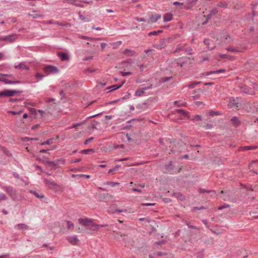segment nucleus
<instances>
[{"label":"nucleus","instance_id":"3c124183","mask_svg":"<svg viewBox=\"0 0 258 258\" xmlns=\"http://www.w3.org/2000/svg\"><path fill=\"white\" fill-rule=\"evenodd\" d=\"M212 127H213V125L212 124H207L205 126V128L206 130H209V129H211V128H212Z\"/></svg>","mask_w":258,"mask_h":258},{"label":"nucleus","instance_id":"f03ea898","mask_svg":"<svg viewBox=\"0 0 258 258\" xmlns=\"http://www.w3.org/2000/svg\"><path fill=\"white\" fill-rule=\"evenodd\" d=\"M14 77L11 74H0V81L4 82L6 84H16L21 83L19 81L15 80Z\"/></svg>","mask_w":258,"mask_h":258},{"label":"nucleus","instance_id":"37998d69","mask_svg":"<svg viewBox=\"0 0 258 258\" xmlns=\"http://www.w3.org/2000/svg\"><path fill=\"white\" fill-rule=\"evenodd\" d=\"M135 19L139 22H146V20L144 18H140L138 17L135 18Z\"/></svg>","mask_w":258,"mask_h":258},{"label":"nucleus","instance_id":"a878e982","mask_svg":"<svg viewBox=\"0 0 258 258\" xmlns=\"http://www.w3.org/2000/svg\"><path fill=\"white\" fill-rule=\"evenodd\" d=\"M224 37L225 38V43H231L232 41L231 38L230 37V36L227 34H226L224 36Z\"/></svg>","mask_w":258,"mask_h":258},{"label":"nucleus","instance_id":"680f3d73","mask_svg":"<svg viewBox=\"0 0 258 258\" xmlns=\"http://www.w3.org/2000/svg\"><path fill=\"white\" fill-rule=\"evenodd\" d=\"M172 166V164L171 162H170L169 165L166 166V168L167 169H171Z\"/></svg>","mask_w":258,"mask_h":258},{"label":"nucleus","instance_id":"6ab92c4d","mask_svg":"<svg viewBox=\"0 0 258 258\" xmlns=\"http://www.w3.org/2000/svg\"><path fill=\"white\" fill-rule=\"evenodd\" d=\"M242 91L246 94H250L252 93V89L249 87H244L242 88Z\"/></svg>","mask_w":258,"mask_h":258},{"label":"nucleus","instance_id":"b1692460","mask_svg":"<svg viewBox=\"0 0 258 258\" xmlns=\"http://www.w3.org/2000/svg\"><path fill=\"white\" fill-rule=\"evenodd\" d=\"M224 72H225L224 69H220V70H217L215 71L209 72L207 73V75H210L214 74H219V73H221Z\"/></svg>","mask_w":258,"mask_h":258},{"label":"nucleus","instance_id":"a211bd4d","mask_svg":"<svg viewBox=\"0 0 258 258\" xmlns=\"http://www.w3.org/2000/svg\"><path fill=\"white\" fill-rule=\"evenodd\" d=\"M161 18L160 15H156L155 16L151 15L150 17V21L152 23L156 22L159 19Z\"/></svg>","mask_w":258,"mask_h":258},{"label":"nucleus","instance_id":"9d476101","mask_svg":"<svg viewBox=\"0 0 258 258\" xmlns=\"http://www.w3.org/2000/svg\"><path fill=\"white\" fill-rule=\"evenodd\" d=\"M189 58L188 57H181L177 59V64L178 66L182 67L184 66V63L188 61Z\"/></svg>","mask_w":258,"mask_h":258},{"label":"nucleus","instance_id":"e433bc0d","mask_svg":"<svg viewBox=\"0 0 258 258\" xmlns=\"http://www.w3.org/2000/svg\"><path fill=\"white\" fill-rule=\"evenodd\" d=\"M162 44L161 45H156L155 46V47H156L157 49H162L163 48H164V41H162Z\"/></svg>","mask_w":258,"mask_h":258},{"label":"nucleus","instance_id":"864d4df0","mask_svg":"<svg viewBox=\"0 0 258 258\" xmlns=\"http://www.w3.org/2000/svg\"><path fill=\"white\" fill-rule=\"evenodd\" d=\"M195 104L198 106H200L201 105H202L203 106L205 105V104L203 102L201 101H197L195 102Z\"/></svg>","mask_w":258,"mask_h":258},{"label":"nucleus","instance_id":"1a4fd4ad","mask_svg":"<svg viewBox=\"0 0 258 258\" xmlns=\"http://www.w3.org/2000/svg\"><path fill=\"white\" fill-rule=\"evenodd\" d=\"M59 162H60L61 164H64V160H56L55 161H49L47 160L46 161V163H47L48 164H50L52 166H57L58 165Z\"/></svg>","mask_w":258,"mask_h":258},{"label":"nucleus","instance_id":"7c9ffc66","mask_svg":"<svg viewBox=\"0 0 258 258\" xmlns=\"http://www.w3.org/2000/svg\"><path fill=\"white\" fill-rule=\"evenodd\" d=\"M257 148L256 146H245L242 148V150H248L252 149H255Z\"/></svg>","mask_w":258,"mask_h":258},{"label":"nucleus","instance_id":"2eb2a0df","mask_svg":"<svg viewBox=\"0 0 258 258\" xmlns=\"http://www.w3.org/2000/svg\"><path fill=\"white\" fill-rule=\"evenodd\" d=\"M58 56L59 57L60 59L62 61L69 60V56L66 53H64L63 52H59L58 53Z\"/></svg>","mask_w":258,"mask_h":258},{"label":"nucleus","instance_id":"f257e3e1","mask_svg":"<svg viewBox=\"0 0 258 258\" xmlns=\"http://www.w3.org/2000/svg\"><path fill=\"white\" fill-rule=\"evenodd\" d=\"M79 223L84 226L87 229L91 230H96L100 227H105L106 225H98L94 223L92 219L88 218H80L78 219Z\"/></svg>","mask_w":258,"mask_h":258},{"label":"nucleus","instance_id":"f3484780","mask_svg":"<svg viewBox=\"0 0 258 258\" xmlns=\"http://www.w3.org/2000/svg\"><path fill=\"white\" fill-rule=\"evenodd\" d=\"M79 18L82 22H89L91 21V18L90 16H87L85 17L83 15H82L80 13H79Z\"/></svg>","mask_w":258,"mask_h":258},{"label":"nucleus","instance_id":"473e14b6","mask_svg":"<svg viewBox=\"0 0 258 258\" xmlns=\"http://www.w3.org/2000/svg\"><path fill=\"white\" fill-rule=\"evenodd\" d=\"M220 113L218 111H211L209 112L208 114L210 116H215V115H218Z\"/></svg>","mask_w":258,"mask_h":258},{"label":"nucleus","instance_id":"6e6552de","mask_svg":"<svg viewBox=\"0 0 258 258\" xmlns=\"http://www.w3.org/2000/svg\"><path fill=\"white\" fill-rule=\"evenodd\" d=\"M67 240L70 243L73 245H77L79 242V240L75 235L68 236L67 237Z\"/></svg>","mask_w":258,"mask_h":258},{"label":"nucleus","instance_id":"69168bd1","mask_svg":"<svg viewBox=\"0 0 258 258\" xmlns=\"http://www.w3.org/2000/svg\"><path fill=\"white\" fill-rule=\"evenodd\" d=\"M51 140V139L47 140V141L42 143L41 144L42 145H49L50 144V140Z\"/></svg>","mask_w":258,"mask_h":258},{"label":"nucleus","instance_id":"bb28decb","mask_svg":"<svg viewBox=\"0 0 258 258\" xmlns=\"http://www.w3.org/2000/svg\"><path fill=\"white\" fill-rule=\"evenodd\" d=\"M201 82H194L188 85V87L190 89L194 88L197 85L200 84Z\"/></svg>","mask_w":258,"mask_h":258},{"label":"nucleus","instance_id":"e2e57ef3","mask_svg":"<svg viewBox=\"0 0 258 258\" xmlns=\"http://www.w3.org/2000/svg\"><path fill=\"white\" fill-rule=\"evenodd\" d=\"M93 59V56H89V57H85L83 60L84 61H87L88 60H90V59Z\"/></svg>","mask_w":258,"mask_h":258},{"label":"nucleus","instance_id":"de8ad7c7","mask_svg":"<svg viewBox=\"0 0 258 258\" xmlns=\"http://www.w3.org/2000/svg\"><path fill=\"white\" fill-rule=\"evenodd\" d=\"M77 176L79 177H85L87 178H89L90 177V176L89 175H86V174H79L77 175Z\"/></svg>","mask_w":258,"mask_h":258},{"label":"nucleus","instance_id":"ea45409f","mask_svg":"<svg viewBox=\"0 0 258 258\" xmlns=\"http://www.w3.org/2000/svg\"><path fill=\"white\" fill-rule=\"evenodd\" d=\"M212 16L213 15L212 14H209V15H208L207 16V19H206V21L204 22V23H203V24H206L208 22V21L211 18Z\"/></svg>","mask_w":258,"mask_h":258},{"label":"nucleus","instance_id":"cd10ccee","mask_svg":"<svg viewBox=\"0 0 258 258\" xmlns=\"http://www.w3.org/2000/svg\"><path fill=\"white\" fill-rule=\"evenodd\" d=\"M244 187L247 189L246 191L257 192L256 188H252V186H251V185H248L247 186H246V187L244 186Z\"/></svg>","mask_w":258,"mask_h":258},{"label":"nucleus","instance_id":"aec40b11","mask_svg":"<svg viewBox=\"0 0 258 258\" xmlns=\"http://www.w3.org/2000/svg\"><path fill=\"white\" fill-rule=\"evenodd\" d=\"M172 19V15L170 13H167L164 16V21L168 22Z\"/></svg>","mask_w":258,"mask_h":258},{"label":"nucleus","instance_id":"a19ab883","mask_svg":"<svg viewBox=\"0 0 258 258\" xmlns=\"http://www.w3.org/2000/svg\"><path fill=\"white\" fill-rule=\"evenodd\" d=\"M202 119V116L200 115H196L193 118L194 120H201Z\"/></svg>","mask_w":258,"mask_h":258},{"label":"nucleus","instance_id":"dca6fc26","mask_svg":"<svg viewBox=\"0 0 258 258\" xmlns=\"http://www.w3.org/2000/svg\"><path fill=\"white\" fill-rule=\"evenodd\" d=\"M14 68L21 70H28L29 69V67L26 66L24 62H21L18 65L15 66Z\"/></svg>","mask_w":258,"mask_h":258},{"label":"nucleus","instance_id":"0eeeda50","mask_svg":"<svg viewBox=\"0 0 258 258\" xmlns=\"http://www.w3.org/2000/svg\"><path fill=\"white\" fill-rule=\"evenodd\" d=\"M152 85L151 84L150 86L148 87H146L144 88H141L137 90L135 92V96L138 97L142 96L143 94L145 93V90H147L151 89L152 88Z\"/></svg>","mask_w":258,"mask_h":258},{"label":"nucleus","instance_id":"c85d7f7f","mask_svg":"<svg viewBox=\"0 0 258 258\" xmlns=\"http://www.w3.org/2000/svg\"><path fill=\"white\" fill-rule=\"evenodd\" d=\"M46 184L48 185L51 186L52 187H56V186H57V184L56 183H55L54 181H52L47 180Z\"/></svg>","mask_w":258,"mask_h":258},{"label":"nucleus","instance_id":"4be33fe9","mask_svg":"<svg viewBox=\"0 0 258 258\" xmlns=\"http://www.w3.org/2000/svg\"><path fill=\"white\" fill-rule=\"evenodd\" d=\"M36 196V197L42 200V201L44 202H47V199L46 198H45V196L44 195H38V194H37V195H35Z\"/></svg>","mask_w":258,"mask_h":258},{"label":"nucleus","instance_id":"13d9d810","mask_svg":"<svg viewBox=\"0 0 258 258\" xmlns=\"http://www.w3.org/2000/svg\"><path fill=\"white\" fill-rule=\"evenodd\" d=\"M139 67L141 72H143L144 68H145V66H144L143 64H140Z\"/></svg>","mask_w":258,"mask_h":258},{"label":"nucleus","instance_id":"052dcab7","mask_svg":"<svg viewBox=\"0 0 258 258\" xmlns=\"http://www.w3.org/2000/svg\"><path fill=\"white\" fill-rule=\"evenodd\" d=\"M186 52L188 54H192V49L191 48H189V49H187L186 50Z\"/></svg>","mask_w":258,"mask_h":258},{"label":"nucleus","instance_id":"49530a36","mask_svg":"<svg viewBox=\"0 0 258 258\" xmlns=\"http://www.w3.org/2000/svg\"><path fill=\"white\" fill-rule=\"evenodd\" d=\"M173 5H175V6H181L183 5V4L181 3L180 2H174L173 3Z\"/></svg>","mask_w":258,"mask_h":258},{"label":"nucleus","instance_id":"f8f14e48","mask_svg":"<svg viewBox=\"0 0 258 258\" xmlns=\"http://www.w3.org/2000/svg\"><path fill=\"white\" fill-rule=\"evenodd\" d=\"M123 54L127 56H132L136 54V52L134 50L129 49H125L123 52Z\"/></svg>","mask_w":258,"mask_h":258},{"label":"nucleus","instance_id":"9b49d317","mask_svg":"<svg viewBox=\"0 0 258 258\" xmlns=\"http://www.w3.org/2000/svg\"><path fill=\"white\" fill-rule=\"evenodd\" d=\"M124 83V82H123L121 84L118 85H114L112 86H110L109 87L107 88V90H109V91L107 92H110L113 90H117L119 88H120L122 85Z\"/></svg>","mask_w":258,"mask_h":258},{"label":"nucleus","instance_id":"4468645a","mask_svg":"<svg viewBox=\"0 0 258 258\" xmlns=\"http://www.w3.org/2000/svg\"><path fill=\"white\" fill-rule=\"evenodd\" d=\"M231 121L232 124L235 127L238 126L240 124V121L239 119H238V118L236 116L233 117L231 118Z\"/></svg>","mask_w":258,"mask_h":258},{"label":"nucleus","instance_id":"20e7f679","mask_svg":"<svg viewBox=\"0 0 258 258\" xmlns=\"http://www.w3.org/2000/svg\"><path fill=\"white\" fill-rule=\"evenodd\" d=\"M18 38L17 35L13 34L5 36L0 37V41L12 43L15 41Z\"/></svg>","mask_w":258,"mask_h":258},{"label":"nucleus","instance_id":"393cba45","mask_svg":"<svg viewBox=\"0 0 258 258\" xmlns=\"http://www.w3.org/2000/svg\"><path fill=\"white\" fill-rule=\"evenodd\" d=\"M144 187V185L141 186L140 185L138 187H133V191H135V192H142V191L141 190V188H143Z\"/></svg>","mask_w":258,"mask_h":258},{"label":"nucleus","instance_id":"a18cd8bd","mask_svg":"<svg viewBox=\"0 0 258 258\" xmlns=\"http://www.w3.org/2000/svg\"><path fill=\"white\" fill-rule=\"evenodd\" d=\"M9 112L12 114L13 115H16V114H20L22 112V111H20L19 112L10 111H9Z\"/></svg>","mask_w":258,"mask_h":258},{"label":"nucleus","instance_id":"412c9836","mask_svg":"<svg viewBox=\"0 0 258 258\" xmlns=\"http://www.w3.org/2000/svg\"><path fill=\"white\" fill-rule=\"evenodd\" d=\"M226 50L227 51H232V52H241V50H240V49H239L238 48L234 47H232V46L227 47L226 48Z\"/></svg>","mask_w":258,"mask_h":258},{"label":"nucleus","instance_id":"72a5a7b5","mask_svg":"<svg viewBox=\"0 0 258 258\" xmlns=\"http://www.w3.org/2000/svg\"><path fill=\"white\" fill-rule=\"evenodd\" d=\"M105 184L106 185H110L111 186L113 187V186H114L116 185H118L119 183L118 182H112V181H109V182H107Z\"/></svg>","mask_w":258,"mask_h":258},{"label":"nucleus","instance_id":"f704fd0d","mask_svg":"<svg viewBox=\"0 0 258 258\" xmlns=\"http://www.w3.org/2000/svg\"><path fill=\"white\" fill-rule=\"evenodd\" d=\"M219 55L221 58H227L231 59H233L234 58L233 57H232V56H231L230 55H227V54H219Z\"/></svg>","mask_w":258,"mask_h":258},{"label":"nucleus","instance_id":"338daca9","mask_svg":"<svg viewBox=\"0 0 258 258\" xmlns=\"http://www.w3.org/2000/svg\"><path fill=\"white\" fill-rule=\"evenodd\" d=\"M217 13V10L214 9V10H213L211 11L210 14H212V15H215V14H216Z\"/></svg>","mask_w":258,"mask_h":258},{"label":"nucleus","instance_id":"c9c22d12","mask_svg":"<svg viewBox=\"0 0 258 258\" xmlns=\"http://www.w3.org/2000/svg\"><path fill=\"white\" fill-rule=\"evenodd\" d=\"M29 16L33 18H37L38 17H41L42 15L37 14H29Z\"/></svg>","mask_w":258,"mask_h":258},{"label":"nucleus","instance_id":"ddd939ff","mask_svg":"<svg viewBox=\"0 0 258 258\" xmlns=\"http://www.w3.org/2000/svg\"><path fill=\"white\" fill-rule=\"evenodd\" d=\"M15 227L16 229L21 230H26L28 229V226L25 224H17Z\"/></svg>","mask_w":258,"mask_h":258},{"label":"nucleus","instance_id":"39448f33","mask_svg":"<svg viewBox=\"0 0 258 258\" xmlns=\"http://www.w3.org/2000/svg\"><path fill=\"white\" fill-rule=\"evenodd\" d=\"M18 91L14 90H5L0 93V98L14 96Z\"/></svg>","mask_w":258,"mask_h":258},{"label":"nucleus","instance_id":"7ed1b4c3","mask_svg":"<svg viewBox=\"0 0 258 258\" xmlns=\"http://www.w3.org/2000/svg\"><path fill=\"white\" fill-rule=\"evenodd\" d=\"M43 71L47 75L52 74H58L59 72V69L53 66H47L43 68Z\"/></svg>","mask_w":258,"mask_h":258},{"label":"nucleus","instance_id":"774afa93","mask_svg":"<svg viewBox=\"0 0 258 258\" xmlns=\"http://www.w3.org/2000/svg\"><path fill=\"white\" fill-rule=\"evenodd\" d=\"M106 45V44L105 43H101V47L102 49H103Z\"/></svg>","mask_w":258,"mask_h":258},{"label":"nucleus","instance_id":"0e129e2a","mask_svg":"<svg viewBox=\"0 0 258 258\" xmlns=\"http://www.w3.org/2000/svg\"><path fill=\"white\" fill-rule=\"evenodd\" d=\"M40 152L41 153H47V154H49V150L42 149V150H40Z\"/></svg>","mask_w":258,"mask_h":258},{"label":"nucleus","instance_id":"5701e85b","mask_svg":"<svg viewBox=\"0 0 258 258\" xmlns=\"http://www.w3.org/2000/svg\"><path fill=\"white\" fill-rule=\"evenodd\" d=\"M177 113L181 115L182 116H186L188 114V112L184 110L177 109L176 110Z\"/></svg>","mask_w":258,"mask_h":258},{"label":"nucleus","instance_id":"423d86ee","mask_svg":"<svg viewBox=\"0 0 258 258\" xmlns=\"http://www.w3.org/2000/svg\"><path fill=\"white\" fill-rule=\"evenodd\" d=\"M107 212L109 214H115L116 212H117V213L126 212L127 210L126 209H121V210L117 209L116 208L115 206L112 205V206H111L110 207H109V208H108V209L107 210Z\"/></svg>","mask_w":258,"mask_h":258},{"label":"nucleus","instance_id":"2f4dec72","mask_svg":"<svg viewBox=\"0 0 258 258\" xmlns=\"http://www.w3.org/2000/svg\"><path fill=\"white\" fill-rule=\"evenodd\" d=\"M166 195H162L161 196H160V198L165 203H168L170 201V199L169 198H168L164 197Z\"/></svg>","mask_w":258,"mask_h":258},{"label":"nucleus","instance_id":"79ce46f5","mask_svg":"<svg viewBox=\"0 0 258 258\" xmlns=\"http://www.w3.org/2000/svg\"><path fill=\"white\" fill-rule=\"evenodd\" d=\"M43 77V75L39 73H37L35 75V77L38 78L39 80H41Z\"/></svg>","mask_w":258,"mask_h":258},{"label":"nucleus","instance_id":"09e8293b","mask_svg":"<svg viewBox=\"0 0 258 258\" xmlns=\"http://www.w3.org/2000/svg\"><path fill=\"white\" fill-rule=\"evenodd\" d=\"M93 139H94V138H93V137L90 138L89 139L86 140L84 142V144L87 145L89 142L92 141Z\"/></svg>","mask_w":258,"mask_h":258},{"label":"nucleus","instance_id":"c03bdc74","mask_svg":"<svg viewBox=\"0 0 258 258\" xmlns=\"http://www.w3.org/2000/svg\"><path fill=\"white\" fill-rule=\"evenodd\" d=\"M218 6L219 7L226 8V7H227V4L226 3H220L218 4Z\"/></svg>","mask_w":258,"mask_h":258},{"label":"nucleus","instance_id":"8fccbe9b","mask_svg":"<svg viewBox=\"0 0 258 258\" xmlns=\"http://www.w3.org/2000/svg\"><path fill=\"white\" fill-rule=\"evenodd\" d=\"M82 123H74L72 125V126L71 127H70V128H75V127H76L78 126H79L80 125L82 124Z\"/></svg>","mask_w":258,"mask_h":258},{"label":"nucleus","instance_id":"58836bf2","mask_svg":"<svg viewBox=\"0 0 258 258\" xmlns=\"http://www.w3.org/2000/svg\"><path fill=\"white\" fill-rule=\"evenodd\" d=\"M120 74H121V75H122V76H123V77H125V76H126L131 75V74H132V73H131V72H120Z\"/></svg>","mask_w":258,"mask_h":258},{"label":"nucleus","instance_id":"6e6d98bb","mask_svg":"<svg viewBox=\"0 0 258 258\" xmlns=\"http://www.w3.org/2000/svg\"><path fill=\"white\" fill-rule=\"evenodd\" d=\"M80 2H82V3H86V4H93V2L92 1H85V0H80Z\"/></svg>","mask_w":258,"mask_h":258},{"label":"nucleus","instance_id":"4c0bfd02","mask_svg":"<svg viewBox=\"0 0 258 258\" xmlns=\"http://www.w3.org/2000/svg\"><path fill=\"white\" fill-rule=\"evenodd\" d=\"M91 151H93V149H86V150H82L81 151V152L82 153H84V154H88Z\"/></svg>","mask_w":258,"mask_h":258},{"label":"nucleus","instance_id":"5fc2aeb1","mask_svg":"<svg viewBox=\"0 0 258 258\" xmlns=\"http://www.w3.org/2000/svg\"><path fill=\"white\" fill-rule=\"evenodd\" d=\"M6 199L5 195H0V202Z\"/></svg>","mask_w":258,"mask_h":258},{"label":"nucleus","instance_id":"bf43d9fd","mask_svg":"<svg viewBox=\"0 0 258 258\" xmlns=\"http://www.w3.org/2000/svg\"><path fill=\"white\" fill-rule=\"evenodd\" d=\"M149 36L156 35H157V31L151 32L148 34Z\"/></svg>","mask_w":258,"mask_h":258},{"label":"nucleus","instance_id":"4d7b16f0","mask_svg":"<svg viewBox=\"0 0 258 258\" xmlns=\"http://www.w3.org/2000/svg\"><path fill=\"white\" fill-rule=\"evenodd\" d=\"M204 43L205 45L209 46L210 45V40L209 39H205L204 41Z\"/></svg>","mask_w":258,"mask_h":258},{"label":"nucleus","instance_id":"603ef678","mask_svg":"<svg viewBox=\"0 0 258 258\" xmlns=\"http://www.w3.org/2000/svg\"><path fill=\"white\" fill-rule=\"evenodd\" d=\"M181 49H182V47L181 46V45L180 44L177 45L176 46L175 51L178 52Z\"/></svg>","mask_w":258,"mask_h":258},{"label":"nucleus","instance_id":"c756f323","mask_svg":"<svg viewBox=\"0 0 258 258\" xmlns=\"http://www.w3.org/2000/svg\"><path fill=\"white\" fill-rule=\"evenodd\" d=\"M76 1L77 0H67L68 3L70 4L79 7H83V6H82L81 5L77 4Z\"/></svg>","mask_w":258,"mask_h":258}]
</instances>
